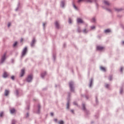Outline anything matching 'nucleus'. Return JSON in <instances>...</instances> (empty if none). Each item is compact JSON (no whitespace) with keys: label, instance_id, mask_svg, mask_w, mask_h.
<instances>
[{"label":"nucleus","instance_id":"nucleus-1","mask_svg":"<svg viewBox=\"0 0 124 124\" xmlns=\"http://www.w3.org/2000/svg\"><path fill=\"white\" fill-rule=\"evenodd\" d=\"M69 86L70 88V91L72 92V93H74V82L73 81H70L69 83Z\"/></svg>","mask_w":124,"mask_h":124},{"label":"nucleus","instance_id":"nucleus-2","mask_svg":"<svg viewBox=\"0 0 124 124\" xmlns=\"http://www.w3.org/2000/svg\"><path fill=\"white\" fill-rule=\"evenodd\" d=\"M5 60H6V52L4 53V54L2 56L0 59V63L1 64L3 63L5 61Z\"/></svg>","mask_w":124,"mask_h":124},{"label":"nucleus","instance_id":"nucleus-3","mask_svg":"<svg viewBox=\"0 0 124 124\" xmlns=\"http://www.w3.org/2000/svg\"><path fill=\"white\" fill-rule=\"evenodd\" d=\"M28 51V47L26 46L22 50V52L21 53V57L23 58V57H25L26 56V54H27V52Z\"/></svg>","mask_w":124,"mask_h":124},{"label":"nucleus","instance_id":"nucleus-4","mask_svg":"<svg viewBox=\"0 0 124 124\" xmlns=\"http://www.w3.org/2000/svg\"><path fill=\"white\" fill-rule=\"evenodd\" d=\"M32 80V75H29L27 78H26L27 82H28V83H31V82Z\"/></svg>","mask_w":124,"mask_h":124},{"label":"nucleus","instance_id":"nucleus-5","mask_svg":"<svg viewBox=\"0 0 124 124\" xmlns=\"http://www.w3.org/2000/svg\"><path fill=\"white\" fill-rule=\"evenodd\" d=\"M103 3L104 4H105L106 6H110V5H111V3H110V2H109L108 0H104L103 1Z\"/></svg>","mask_w":124,"mask_h":124},{"label":"nucleus","instance_id":"nucleus-6","mask_svg":"<svg viewBox=\"0 0 124 124\" xmlns=\"http://www.w3.org/2000/svg\"><path fill=\"white\" fill-rule=\"evenodd\" d=\"M35 38H33L31 43V47H34V44H35Z\"/></svg>","mask_w":124,"mask_h":124},{"label":"nucleus","instance_id":"nucleus-7","mask_svg":"<svg viewBox=\"0 0 124 124\" xmlns=\"http://www.w3.org/2000/svg\"><path fill=\"white\" fill-rule=\"evenodd\" d=\"M82 109L85 112V113H88V110L86 108V106H85V104L83 103L82 105Z\"/></svg>","mask_w":124,"mask_h":124},{"label":"nucleus","instance_id":"nucleus-8","mask_svg":"<svg viewBox=\"0 0 124 124\" xmlns=\"http://www.w3.org/2000/svg\"><path fill=\"white\" fill-rule=\"evenodd\" d=\"M65 4V0H63L61 1V4H60V6L61 7H62V8H63L64 7V5Z\"/></svg>","mask_w":124,"mask_h":124},{"label":"nucleus","instance_id":"nucleus-9","mask_svg":"<svg viewBox=\"0 0 124 124\" xmlns=\"http://www.w3.org/2000/svg\"><path fill=\"white\" fill-rule=\"evenodd\" d=\"M9 76V74L7 73L6 72H4L3 74V78H7Z\"/></svg>","mask_w":124,"mask_h":124},{"label":"nucleus","instance_id":"nucleus-10","mask_svg":"<svg viewBox=\"0 0 124 124\" xmlns=\"http://www.w3.org/2000/svg\"><path fill=\"white\" fill-rule=\"evenodd\" d=\"M77 22L78 24H83V23H84V22L83 21V20H82V19L80 18H78L77 19Z\"/></svg>","mask_w":124,"mask_h":124},{"label":"nucleus","instance_id":"nucleus-11","mask_svg":"<svg viewBox=\"0 0 124 124\" xmlns=\"http://www.w3.org/2000/svg\"><path fill=\"white\" fill-rule=\"evenodd\" d=\"M55 25L56 29H60V24L59 23V22L57 21H55Z\"/></svg>","mask_w":124,"mask_h":124},{"label":"nucleus","instance_id":"nucleus-12","mask_svg":"<svg viewBox=\"0 0 124 124\" xmlns=\"http://www.w3.org/2000/svg\"><path fill=\"white\" fill-rule=\"evenodd\" d=\"M25 74V69H22L21 71L20 77H23Z\"/></svg>","mask_w":124,"mask_h":124},{"label":"nucleus","instance_id":"nucleus-13","mask_svg":"<svg viewBox=\"0 0 124 124\" xmlns=\"http://www.w3.org/2000/svg\"><path fill=\"white\" fill-rule=\"evenodd\" d=\"M103 48H104V47L103 46H98L96 47V49L98 51H101V50H103Z\"/></svg>","mask_w":124,"mask_h":124},{"label":"nucleus","instance_id":"nucleus-14","mask_svg":"<svg viewBox=\"0 0 124 124\" xmlns=\"http://www.w3.org/2000/svg\"><path fill=\"white\" fill-rule=\"evenodd\" d=\"M93 78H92L90 81L89 88H92V86H93Z\"/></svg>","mask_w":124,"mask_h":124},{"label":"nucleus","instance_id":"nucleus-15","mask_svg":"<svg viewBox=\"0 0 124 124\" xmlns=\"http://www.w3.org/2000/svg\"><path fill=\"white\" fill-rule=\"evenodd\" d=\"M114 10H115V11H116V12H121V11L124 10L123 8H115Z\"/></svg>","mask_w":124,"mask_h":124},{"label":"nucleus","instance_id":"nucleus-16","mask_svg":"<svg viewBox=\"0 0 124 124\" xmlns=\"http://www.w3.org/2000/svg\"><path fill=\"white\" fill-rule=\"evenodd\" d=\"M41 106H40V105L39 104L38 105V111H37V114H40V108H41Z\"/></svg>","mask_w":124,"mask_h":124},{"label":"nucleus","instance_id":"nucleus-17","mask_svg":"<svg viewBox=\"0 0 124 124\" xmlns=\"http://www.w3.org/2000/svg\"><path fill=\"white\" fill-rule=\"evenodd\" d=\"M46 74V72H44L43 73H42L41 74V77H42V78H43L44 77H45Z\"/></svg>","mask_w":124,"mask_h":124},{"label":"nucleus","instance_id":"nucleus-18","mask_svg":"<svg viewBox=\"0 0 124 124\" xmlns=\"http://www.w3.org/2000/svg\"><path fill=\"white\" fill-rule=\"evenodd\" d=\"M9 93V91L7 90H5V93H4L5 96H7V95H8Z\"/></svg>","mask_w":124,"mask_h":124},{"label":"nucleus","instance_id":"nucleus-19","mask_svg":"<svg viewBox=\"0 0 124 124\" xmlns=\"http://www.w3.org/2000/svg\"><path fill=\"white\" fill-rule=\"evenodd\" d=\"M68 101L67 103L66 109H69V98H68Z\"/></svg>","mask_w":124,"mask_h":124},{"label":"nucleus","instance_id":"nucleus-20","mask_svg":"<svg viewBox=\"0 0 124 124\" xmlns=\"http://www.w3.org/2000/svg\"><path fill=\"white\" fill-rule=\"evenodd\" d=\"M105 33H108L109 32H111V30L110 29H107L104 31Z\"/></svg>","mask_w":124,"mask_h":124},{"label":"nucleus","instance_id":"nucleus-21","mask_svg":"<svg viewBox=\"0 0 124 124\" xmlns=\"http://www.w3.org/2000/svg\"><path fill=\"white\" fill-rule=\"evenodd\" d=\"M15 108H12L11 109H10V113L11 114H14V113H15Z\"/></svg>","mask_w":124,"mask_h":124},{"label":"nucleus","instance_id":"nucleus-22","mask_svg":"<svg viewBox=\"0 0 124 124\" xmlns=\"http://www.w3.org/2000/svg\"><path fill=\"white\" fill-rule=\"evenodd\" d=\"M100 69L102 71H104V72H106V69H105V68H104V67H102V66L100 67Z\"/></svg>","mask_w":124,"mask_h":124},{"label":"nucleus","instance_id":"nucleus-23","mask_svg":"<svg viewBox=\"0 0 124 124\" xmlns=\"http://www.w3.org/2000/svg\"><path fill=\"white\" fill-rule=\"evenodd\" d=\"M123 93H124V88L123 87H121L120 89V94H123Z\"/></svg>","mask_w":124,"mask_h":124},{"label":"nucleus","instance_id":"nucleus-24","mask_svg":"<svg viewBox=\"0 0 124 124\" xmlns=\"http://www.w3.org/2000/svg\"><path fill=\"white\" fill-rule=\"evenodd\" d=\"M83 33H88V32H89V31L87 30V29H84L83 30Z\"/></svg>","mask_w":124,"mask_h":124},{"label":"nucleus","instance_id":"nucleus-25","mask_svg":"<svg viewBox=\"0 0 124 124\" xmlns=\"http://www.w3.org/2000/svg\"><path fill=\"white\" fill-rule=\"evenodd\" d=\"M16 95L17 97H19V91L18 90H16Z\"/></svg>","mask_w":124,"mask_h":124},{"label":"nucleus","instance_id":"nucleus-26","mask_svg":"<svg viewBox=\"0 0 124 124\" xmlns=\"http://www.w3.org/2000/svg\"><path fill=\"white\" fill-rule=\"evenodd\" d=\"M95 2L97 1V0H94ZM85 1L87 2H93V0H86Z\"/></svg>","mask_w":124,"mask_h":124},{"label":"nucleus","instance_id":"nucleus-27","mask_svg":"<svg viewBox=\"0 0 124 124\" xmlns=\"http://www.w3.org/2000/svg\"><path fill=\"white\" fill-rule=\"evenodd\" d=\"M95 21H96V20L95 19V18L93 17L91 20V22L92 23H95Z\"/></svg>","mask_w":124,"mask_h":124},{"label":"nucleus","instance_id":"nucleus-28","mask_svg":"<svg viewBox=\"0 0 124 124\" xmlns=\"http://www.w3.org/2000/svg\"><path fill=\"white\" fill-rule=\"evenodd\" d=\"M112 78H113V76L112 75H110L109 78H108V80L109 81H112Z\"/></svg>","mask_w":124,"mask_h":124},{"label":"nucleus","instance_id":"nucleus-29","mask_svg":"<svg viewBox=\"0 0 124 124\" xmlns=\"http://www.w3.org/2000/svg\"><path fill=\"white\" fill-rule=\"evenodd\" d=\"M109 86H110V85L108 84H106L105 85V88H106L107 89H109Z\"/></svg>","mask_w":124,"mask_h":124},{"label":"nucleus","instance_id":"nucleus-30","mask_svg":"<svg viewBox=\"0 0 124 124\" xmlns=\"http://www.w3.org/2000/svg\"><path fill=\"white\" fill-rule=\"evenodd\" d=\"M73 6L75 8V9H76V10L78 9L76 5H75V4L74 3H73Z\"/></svg>","mask_w":124,"mask_h":124},{"label":"nucleus","instance_id":"nucleus-31","mask_svg":"<svg viewBox=\"0 0 124 124\" xmlns=\"http://www.w3.org/2000/svg\"><path fill=\"white\" fill-rule=\"evenodd\" d=\"M59 124H64V122H63V121L61 120L58 123Z\"/></svg>","mask_w":124,"mask_h":124},{"label":"nucleus","instance_id":"nucleus-32","mask_svg":"<svg viewBox=\"0 0 124 124\" xmlns=\"http://www.w3.org/2000/svg\"><path fill=\"white\" fill-rule=\"evenodd\" d=\"M12 124H16V120H13L12 121Z\"/></svg>","mask_w":124,"mask_h":124},{"label":"nucleus","instance_id":"nucleus-33","mask_svg":"<svg viewBox=\"0 0 124 124\" xmlns=\"http://www.w3.org/2000/svg\"><path fill=\"white\" fill-rule=\"evenodd\" d=\"M68 22H69V24H72V20H71V18H69Z\"/></svg>","mask_w":124,"mask_h":124},{"label":"nucleus","instance_id":"nucleus-34","mask_svg":"<svg viewBox=\"0 0 124 124\" xmlns=\"http://www.w3.org/2000/svg\"><path fill=\"white\" fill-rule=\"evenodd\" d=\"M77 31H78V32H81V31H81V29H80V28H78L77 29Z\"/></svg>","mask_w":124,"mask_h":124},{"label":"nucleus","instance_id":"nucleus-35","mask_svg":"<svg viewBox=\"0 0 124 124\" xmlns=\"http://www.w3.org/2000/svg\"><path fill=\"white\" fill-rule=\"evenodd\" d=\"M20 6V3H18V6L16 8V11H18V9H19V6Z\"/></svg>","mask_w":124,"mask_h":124},{"label":"nucleus","instance_id":"nucleus-36","mask_svg":"<svg viewBox=\"0 0 124 124\" xmlns=\"http://www.w3.org/2000/svg\"><path fill=\"white\" fill-rule=\"evenodd\" d=\"M17 42H15L13 45V47H16V46H17Z\"/></svg>","mask_w":124,"mask_h":124},{"label":"nucleus","instance_id":"nucleus-37","mask_svg":"<svg viewBox=\"0 0 124 124\" xmlns=\"http://www.w3.org/2000/svg\"><path fill=\"white\" fill-rule=\"evenodd\" d=\"M91 30H94V29H95V26H91Z\"/></svg>","mask_w":124,"mask_h":124},{"label":"nucleus","instance_id":"nucleus-38","mask_svg":"<svg viewBox=\"0 0 124 124\" xmlns=\"http://www.w3.org/2000/svg\"><path fill=\"white\" fill-rule=\"evenodd\" d=\"M11 78L12 79V80H15V77L14 76H13L11 77Z\"/></svg>","mask_w":124,"mask_h":124},{"label":"nucleus","instance_id":"nucleus-39","mask_svg":"<svg viewBox=\"0 0 124 124\" xmlns=\"http://www.w3.org/2000/svg\"><path fill=\"white\" fill-rule=\"evenodd\" d=\"M106 10L107 11H108V12H111V9H108V8H106Z\"/></svg>","mask_w":124,"mask_h":124},{"label":"nucleus","instance_id":"nucleus-40","mask_svg":"<svg viewBox=\"0 0 124 124\" xmlns=\"http://www.w3.org/2000/svg\"><path fill=\"white\" fill-rule=\"evenodd\" d=\"M123 69H124V67H121L120 68V72H121V73H123Z\"/></svg>","mask_w":124,"mask_h":124},{"label":"nucleus","instance_id":"nucleus-41","mask_svg":"<svg viewBox=\"0 0 124 124\" xmlns=\"http://www.w3.org/2000/svg\"><path fill=\"white\" fill-rule=\"evenodd\" d=\"M2 116H3V111H1V112L0 113V117H2Z\"/></svg>","mask_w":124,"mask_h":124},{"label":"nucleus","instance_id":"nucleus-42","mask_svg":"<svg viewBox=\"0 0 124 124\" xmlns=\"http://www.w3.org/2000/svg\"><path fill=\"white\" fill-rule=\"evenodd\" d=\"M73 104L74 105H76L77 106H78V104H77V102H74Z\"/></svg>","mask_w":124,"mask_h":124},{"label":"nucleus","instance_id":"nucleus-43","mask_svg":"<svg viewBox=\"0 0 124 124\" xmlns=\"http://www.w3.org/2000/svg\"><path fill=\"white\" fill-rule=\"evenodd\" d=\"M81 1H85V0H78V3H80V2H81Z\"/></svg>","mask_w":124,"mask_h":124},{"label":"nucleus","instance_id":"nucleus-44","mask_svg":"<svg viewBox=\"0 0 124 124\" xmlns=\"http://www.w3.org/2000/svg\"><path fill=\"white\" fill-rule=\"evenodd\" d=\"M10 26H11V23L10 22H9V23L8 24V27L9 28V27H10Z\"/></svg>","mask_w":124,"mask_h":124},{"label":"nucleus","instance_id":"nucleus-45","mask_svg":"<svg viewBox=\"0 0 124 124\" xmlns=\"http://www.w3.org/2000/svg\"><path fill=\"white\" fill-rule=\"evenodd\" d=\"M95 101H96V103L97 104V103L98 102V101H97V97H95Z\"/></svg>","mask_w":124,"mask_h":124},{"label":"nucleus","instance_id":"nucleus-46","mask_svg":"<svg viewBox=\"0 0 124 124\" xmlns=\"http://www.w3.org/2000/svg\"><path fill=\"white\" fill-rule=\"evenodd\" d=\"M27 110H30V106H27V107L26 108Z\"/></svg>","mask_w":124,"mask_h":124},{"label":"nucleus","instance_id":"nucleus-47","mask_svg":"<svg viewBox=\"0 0 124 124\" xmlns=\"http://www.w3.org/2000/svg\"><path fill=\"white\" fill-rule=\"evenodd\" d=\"M46 24H47L46 23H44L43 24V27L44 28H45V25H46Z\"/></svg>","mask_w":124,"mask_h":124},{"label":"nucleus","instance_id":"nucleus-48","mask_svg":"<svg viewBox=\"0 0 124 124\" xmlns=\"http://www.w3.org/2000/svg\"><path fill=\"white\" fill-rule=\"evenodd\" d=\"M50 115H51L52 117H53V116H54V113L51 112V113H50Z\"/></svg>","mask_w":124,"mask_h":124},{"label":"nucleus","instance_id":"nucleus-49","mask_svg":"<svg viewBox=\"0 0 124 124\" xmlns=\"http://www.w3.org/2000/svg\"><path fill=\"white\" fill-rule=\"evenodd\" d=\"M26 118H28V117H29V113H27L26 115Z\"/></svg>","mask_w":124,"mask_h":124},{"label":"nucleus","instance_id":"nucleus-50","mask_svg":"<svg viewBox=\"0 0 124 124\" xmlns=\"http://www.w3.org/2000/svg\"><path fill=\"white\" fill-rule=\"evenodd\" d=\"M54 122H55L56 123H57V122H58V119H54Z\"/></svg>","mask_w":124,"mask_h":124},{"label":"nucleus","instance_id":"nucleus-51","mask_svg":"<svg viewBox=\"0 0 124 124\" xmlns=\"http://www.w3.org/2000/svg\"><path fill=\"white\" fill-rule=\"evenodd\" d=\"M71 112L73 113V114L74 113V110H73V109L71 110Z\"/></svg>","mask_w":124,"mask_h":124},{"label":"nucleus","instance_id":"nucleus-52","mask_svg":"<svg viewBox=\"0 0 124 124\" xmlns=\"http://www.w3.org/2000/svg\"><path fill=\"white\" fill-rule=\"evenodd\" d=\"M11 62L12 63H14V59H12L11 60Z\"/></svg>","mask_w":124,"mask_h":124},{"label":"nucleus","instance_id":"nucleus-53","mask_svg":"<svg viewBox=\"0 0 124 124\" xmlns=\"http://www.w3.org/2000/svg\"><path fill=\"white\" fill-rule=\"evenodd\" d=\"M86 99H89V96H85Z\"/></svg>","mask_w":124,"mask_h":124},{"label":"nucleus","instance_id":"nucleus-54","mask_svg":"<svg viewBox=\"0 0 124 124\" xmlns=\"http://www.w3.org/2000/svg\"><path fill=\"white\" fill-rule=\"evenodd\" d=\"M70 95H71V93H68V96H70Z\"/></svg>","mask_w":124,"mask_h":124},{"label":"nucleus","instance_id":"nucleus-55","mask_svg":"<svg viewBox=\"0 0 124 124\" xmlns=\"http://www.w3.org/2000/svg\"><path fill=\"white\" fill-rule=\"evenodd\" d=\"M20 42H23V38H21V39H20Z\"/></svg>","mask_w":124,"mask_h":124},{"label":"nucleus","instance_id":"nucleus-56","mask_svg":"<svg viewBox=\"0 0 124 124\" xmlns=\"http://www.w3.org/2000/svg\"><path fill=\"white\" fill-rule=\"evenodd\" d=\"M122 45H124V41H122Z\"/></svg>","mask_w":124,"mask_h":124},{"label":"nucleus","instance_id":"nucleus-57","mask_svg":"<svg viewBox=\"0 0 124 124\" xmlns=\"http://www.w3.org/2000/svg\"><path fill=\"white\" fill-rule=\"evenodd\" d=\"M55 58H56V56H55V55H53V59H54V60H55Z\"/></svg>","mask_w":124,"mask_h":124},{"label":"nucleus","instance_id":"nucleus-58","mask_svg":"<svg viewBox=\"0 0 124 124\" xmlns=\"http://www.w3.org/2000/svg\"><path fill=\"white\" fill-rule=\"evenodd\" d=\"M96 5L97 7V6H98V4H97V3H96Z\"/></svg>","mask_w":124,"mask_h":124},{"label":"nucleus","instance_id":"nucleus-59","mask_svg":"<svg viewBox=\"0 0 124 124\" xmlns=\"http://www.w3.org/2000/svg\"><path fill=\"white\" fill-rule=\"evenodd\" d=\"M98 38L100 39V36H98Z\"/></svg>","mask_w":124,"mask_h":124},{"label":"nucleus","instance_id":"nucleus-60","mask_svg":"<svg viewBox=\"0 0 124 124\" xmlns=\"http://www.w3.org/2000/svg\"><path fill=\"white\" fill-rule=\"evenodd\" d=\"M55 87H57V85H55Z\"/></svg>","mask_w":124,"mask_h":124}]
</instances>
